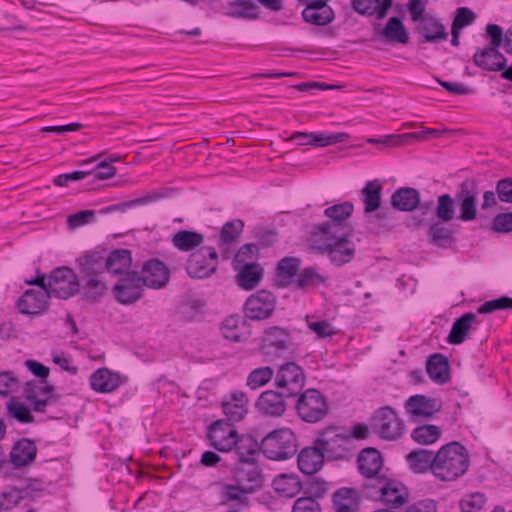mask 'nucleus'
<instances>
[{
	"label": "nucleus",
	"instance_id": "nucleus-59",
	"mask_svg": "<svg viewBox=\"0 0 512 512\" xmlns=\"http://www.w3.org/2000/svg\"><path fill=\"white\" fill-rule=\"evenodd\" d=\"M240 319L237 316L227 317L221 326V332L223 336L230 341L239 342L241 341V336L237 332L239 327Z\"/></svg>",
	"mask_w": 512,
	"mask_h": 512
},
{
	"label": "nucleus",
	"instance_id": "nucleus-23",
	"mask_svg": "<svg viewBox=\"0 0 512 512\" xmlns=\"http://www.w3.org/2000/svg\"><path fill=\"white\" fill-rule=\"evenodd\" d=\"M285 394L286 393L281 390H267L262 392L256 402L258 411L266 416H282L287 409V403L285 400L287 397Z\"/></svg>",
	"mask_w": 512,
	"mask_h": 512
},
{
	"label": "nucleus",
	"instance_id": "nucleus-57",
	"mask_svg": "<svg viewBox=\"0 0 512 512\" xmlns=\"http://www.w3.org/2000/svg\"><path fill=\"white\" fill-rule=\"evenodd\" d=\"M503 309H512V298L502 296L497 299L486 301L478 307L476 314H488Z\"/></svg>",
	"mask_w": 512,
	"mask_h": 512
},
{
	"label": "nucleus",
	"instance_id": "nucleus-20",
	"mask_svg": "<svg viewBox=\"0 0 512 512\" xmlns=\"http://www.w3.org/2000/svg\"><path fill=\"white\" fill-rule=\"evenodd\" d=\"M145 287L161 289L169 282L170 274L167 266L158 259H150L142 266L140 275Z\"/></svg>",
	"mask_w": 512,
	"mask_h": 512
},
{
	"label": "nucleus",
	"instance_id": "nucleus-52",
	"mask_svg": "<svg viewBox=\"0 0 512 512\" xmlns=\"http://www.w3.org/2000/svg\"><path fill=\"white\" fill-rule=\"evenodd\" d=\"M275 374L274 370L268 366L256 368L249 373L247 386L253 390L258 389L274 379Z\"/></svg>",
	"mask_w": 512,
	"mask_h": 512
},
{
	"label": "nucleus",
	"instance_id": "nucleus-29",
	"mask_svg": "<svg viewBox=\"0 0 512 512\" xmlns=\"http://www.w3.org/2000/svg\"><path fill=\"white\" fill-rule=\"evenodd\" d=\"M243 228L244 222L240 219L231 220L223 225L219 237V248L223 259H229L232 256V246Z\"/></svg>",
	"mask_w": 512,
	"mask_h": 512
},
{
	"label": "nucleus",
	"instance_id": "nucleus-5",
	"mask_svg": "<svg viewBox=\"0 0 512 512\" xmlns=\"http://www.w3.org/2000/svg\"><path fill=\"white\" fill-rule=\"evenodd\" d=\"M45 288L50 297L68 299L80 291V280L71 268L61 266L45 275Z\"/></svg>",
	"mask_w": 512,
	"mask_h": 512
},
{
	"label": "nucleus",
	"instance_id": "nucleus-45",
	"mask_svg": "<svg viewBox=\"0 0 512 512\" xmlns=\"http://www.w3.org/2000/svg\"><path fill=\"white\" fill-rule=\"evenodd\" d=\"M381 37L387 42L407 44L409 42V33L403 22L397 17H391L381 32Z\"/></svg>",
	"mask_w": 512,
	"mask_h": 512
},
{
	"label": "nucleus",
	"instance_id": "nucleus-38",
	"mask_svg": "<svg viewBox=\"0 0 512 512\" xmlns=\"http://www.w3.org/2000/svg\"><path fill=\"white\" fill-rule=\"evenodd\" d=\"M334 510L342 512H357L360 508V497L353 488H340L332 496Z\"/></svg>",
	"mask_w": 512,
	"mask_h": 512
},
{
	"label": "nucleus",
	"instance_id": "nucleus-31",
	"mask_svg": "<svg viewBox=\"0 0 512 512\" xmlns=\"http://www.w3.org/2000/svg\"><path fill=\"white\" fill-rule=\"evenodd\" d=\"M392 4L393 0H351L352 9L355 12L362 16H374L377 20L387 16Z\"/></svg>",
	"mask_w": 512,
	"mask_h": 512
},
{
	"label": "nucleus",
	"instance_id": "nucleus-27",
	"mask_svg": "<svg viewBox=\"0 0 512 512\" xmlns=\"http://www.w3.org/2000/svg\"><path fill=\"white\" fill-rule=\"evenodd\" d=\"M224 15L232 18L254 20L259 17L260 9L253 0H228L221 4Z\"/></svg>",
	"mask_w": 512,
	"mask_h": 512
},
{
	"label": "nucleus",
	"instance_id": "nucleus-54",
	"mask_svg": "<svg viewBox=\"0 0 512 512\" xmlns=\"http://www.w3.org/2000/svg\"><path fill=\"white\" fill-rule=\"evenodd\" d=\"M455 197L452 198L449 194H442L437 199L436 216L448 222L455 217Z\"/></svg>",
	"mask_w": 512,
	"mask_h": 512
},
{
	"label": "nucleus",
	"instance_id": "nucleus-39",
	"mask_svg": "<svg viewBox=\"0 0 512 512\" xmlns=\"http://www.w3.org/2000/svg\"><path fill=\"white\" fill-rule=\"evenodd\" d=\"M426 371L429 377L436 383L444 384L450 379L448 360L440 353L433 354L428 358Z\"/></svg>",
	"mask_w": 512,
	"mask_h": 512
},
{
	"label": "nucleus",
	"instance_id": "nucleus-42",
	"mask_svg": "<svg viewBox=\"0 0 512 512\" xmlns=\"http://www.w3.org/2000/svg\"><path fill=\"white\" fill-rule=\"evenodd\" d=\"M236 270L239 271L237 284L245 290L255 288L263 276V269L253 262L244 263L241 265L240 269Z\"/></svg>",
	"mask_w": 512,
	"mask_h": 512
},
{
	"label": "nucleus",
	"instance_id": "nucleus-18",
	"mask_svg": "<svg viewBox=\"0 0 512 512\" xmlns=\"http://www.w3.org/2000/svg\"><path fill=\"white\" fill-rule=\"evenodd\" d=\"M474 64L487 71H502V78L512 81V65L504 70L506 58L495 47H486L473 56Z\"/></svg>",
	"mask_w": 512,
	"mask_h": 512
},
{
	"label": "nucleus",
	"instance_id": "nucleus-51",
	"mask_svg": "<svg viewBox=\"0 0 512 512\" xmlns=\"http://www.w3.org/2000/svg\"><path fill=\"white\" fill-rule=\"evenodd\" d=\"M7 412L9 416L17 420L19 423L28 424L34 422V416L31 409L24 403L12 398L7 403Z\"/></svg>",
	"mask_w": 512,
	"mask_h": 512
},
{
	"label": "nucleus",
	"instance_id": "nucleus-30",
	"mask_svg": "<svg viewBox=\"0 0 512 512\" xmlns=\"http://www.w3.org/2000/svg\"><path fill=\"white\" fill-rule=\"evenodd\" d=\"M234 478L246 492H252L262 485L261 473L255 462L240 463L234 472Z\"/></svg>",
	"mask_w": 512,
	"mask_h": 512
},
{
	"label": "nucleus",
	"instance_id": "nucleus-21",
	"mask_svg": "<svg viewBox=\"0 0 512 512\" xmlns=\"http://www.w3.org/2000/svg\"><path fill=\"white\" fill-rule=\"evenodd\" d=\"M416 23H418L416 31L419 34L420 43H440L447 40L448 33L439 18L426 15Z\"/></svg>",
	"mask_w": 512,
	"mask_h": 512
},
{
	"label": "nucleus",
	"instance_id": "nucleus-40",
	"mask_svg": "<svg viewBox=\"0 0 512 512\" xmlns=\"http://www.w3.org/2000/svg\"><path fill=\"white\" fill-rule=\"evenodd\" d=\"M406 460L416 473L430 470L434 474L435 453L426 449L413 450L407 454Z\"/></svg>",
	"mask_w": 512,
	"mask_h": 512
},
{
	"label": "nucleus",
	"instance_id": "nucleus-50",
	"mask_svg": "<svg viewBox=\"0 0 512 512\" xmlns=\"http://www.w3.org/2000/svg\"><path fill=\"white\" fill-rule=\"evenodd\" d=\"M428 236L432 244L442 248H446L454 242L453 231L440 222L430 226Z\"/></svg>",
	"mask_w": 512,
	"mask_h": 512
},
{
	"label": "nucleus",
	"instance_id": "nucleus-22",
	"mask_svg": "<svg viewBox=\"0 0 512 512\" xmlns=\"http://www.w3.org/2000/svg\"><path fill=\"white\" fill-rule=\"evenodd\" d=\"M81 277L106 275L105 249L85 251L76 258Z\"/></svg>",
	"mask_w": 512,
	"mask_h": 512
},
{
	"label": "nucleus",
	"instance_id": "nucleus-55",
	"mask_svg": "<svg viewBox=\"0 0 512 512\" xmlns=\"http://www.w3.org/2000/svg\"><path fill=\"white\" fill-rule=\"evenodd\" d=\"M486 501L487 498L484 493L475 492L462 498L459 506L462 512H476L485 505Z\"/></svg>",
	"mask_w": 512,
	"mask_h": 512
},
{
	"label": "nucleus",
	"instance_id": "nucleus-7",
	"mask_svg": "<svg viewBox=\"0 0 512 512\" xmlns=\"http://www.w3.org/2000/svg\"><path fill=\"white\" fill-rule=\"evenodd\" d=\"M306 383L304 369L294 361L281 364L274 377V385L285 392L286 397L298 396Z\"/></svg>",
	"mask_w": 512,
	"mask_h": 512
},
{
	"label": "nucleus",
	"instance_id": "nucleus-12",
	"mask_svg": "<svg viewBox=\"0 0 512 512\" xmlns=\"http://www.w3.org/2000/svg\"><path fill=\"white\" fill-rule=\"evenodd\" d=\"M478 185L474 179L464 180L455 193L456 205L459 208L458 219L471 222L477 218Z\"/></svg>",
	"mask_w": 512,
	"mask_h": 512
},
{
	"label": "nucleus",
	"instance_id": "nucleus-13",
	"mask_svg": "<svg viewBox=\"0 0 512 512\" xmlns=\"http://www.w3.org/2000/svg\"><path fill=\"white\" fill-rule=\"evenodd\" d=\"M238 434L232 423L223 419L216 420L207 427V440L210 446L219 452L233 451Z\"/></svg>",
	"mask_w": 512,
	"mask_h": 512
},
{
	"label": "nucleus",
	"instance_id": "nucleus-63",
	"mask_svg": "<svg viewBox=\"0 0 512 512\" xmlns=\"http://www.w3.org/2000/svg\"><path fill=\"white\" fill-rule=\"evenodd\" d=\"M293 512H321L319 503L313 497H300L293 505Z\"/></svg>",
	"mask_w": 512,
	"mask_h": 512
},
{
	"label": "nucleus",
	"instance_id": "nucleus-1",
	"mask_svg": "<svg viewBox=\"0 0 512 512\" xmlns=\"http://www.w3.org/2000/svg\"><path fill=\"white\" fill-rule=\"evenodd\" d=\"M353 228H342L336 233L311 232L310 244L315 250L326 253L336 266L349 263L355 256V245L349 240Z\"/></svg>",
	"mask_w": 512,
	"mask_h": 512
},
{
	"label": "nucleus",
	"instance_id": "nucleus-62",
	"mask_svg": "<svg viewBox=\"0 0 512 512\" xmlns=\"http://www.w3.org/2000/svg\"><path fill=\"white\" fill-rule=\"evenodd\" d=\"M492 229L503 234L512 232V212L497 214L492 221Z\"/></svg>",
	"mask_w": 512,
	"mask_h": 512
},
{
	"label": "nucleus",
	"instance_id": "nucleus-14",
	"mask_svg": "<svg viewBox=\"0 0 512 512\" xmlns=\"http://www.w3.org/2000/svg\"><path fill=\"white\" fill-rule=\"evenodd\" d=\"M353 210L354 205L349 201L326 208L324 215L328 218V221L316 225L312 232L336 233L342 228H353L348 222Z\"/></svg>",
	"mask_w": 512,
	"mask_h": 512
},
{
	"label": "nucleus",
	"instance_id": "nucleus-32",
	"mask_svg": "<svg viewBox=\"0 0 512 512\" xmlns=\"http://www.w3.org/2000/svg\"><path fill=\"white\" fill-rule=\"evenodd\" d=\"M106 275L81 277L83 284H80L83 299L88 303H96L104 297L108 291Z\"/></svg>",
	"mask_w": 512,
	"mask_h": 512
},
{
	"label": "nucleus",
	"instance_id": "nucleus-19",
	"mask_svg": "<svg viewBox=\"0 0 512 512\" xmlns=\"http://www.w3.org/2000/svg\"><path fill=\"white\" fill-rule=\"evenodd\" d=\"M404 407L410 419L417 421L430 418L439 412L441 403L436 398H429L425 395L418 394L409 397Z\"/></svg>",
	"mask_w": 512,
	"mask_h": 512
},
{
	"label": "nucleus",
	"instance_id": "nucleus-56",
	"mask_svg": "<svg viewBox=\"0 0 512 512\" xmlns=\"http://www.w3.org/2000/svg\"><path fill=\"white\" fill-rule=\"evenodd\" d=\"M325 283V278L319 274L314 268H306L299 275L296 286L300 289L307 287H317L320 284Z\"/></svg>",
	"mask_w": 512,
	"mask_h": 512
},
{
	"label": "nucleus",
	"instance_id": "nucleus-4",
	"mask_svg": "<svg viewBox=\"0 0 512 512\" xmlns=\"http://www.w3.org/2000/svg\"><path fill=\"white\" fill-rule=\"evenodd\" d=\"M314 444L320 446L327 459H347L350 455L352 438L340 428L327 427L318 433Z\"/></svg>",
	"mask_w": 512,
	"mask_h": 512
},
{
	"label": "nucleus",
	"instance_id": "nucleus-48",
	"mask_svg": "<svg viewBox=\"0 0 512 512\" xmlns=\"http://www.w3.org/2000/svg\"><path fill=\"white\" fill-rule=\"evenodd\" d=\"M302 17L306 23L316 26H326L335 19V13L330 6H326L317 9H303Z\"/></svg>",
	"mask_w": 512,
	"mask_h": 512
},
{
	"label": "nucleus",
	"instance_id": "nucleus-43",
	"mask_svg": "<svg viewBox=\"0 0 512 512\" xmlns=\"http://www.w3.org/2000/svg\"><path fill=\"white\" fill-rule=\"evenodd\" d=\"M301 261L296 257L281 259L276 268V281L281 287L290 285L298 274Z\"/></svg>",
	"mask_w": 512,
	"mask_h": 512
},
{
	"label": "nucleus",
	"instance_id": "nucleus-24",
	"mask_svg": "<svg viewBox=\"0 0 512 512\" xmlns=\"http://www.w3.org/2000/svg\"><path fill=\"white\" fill-rule=\"evenodd\" d=\"M221 407L229 422H239L248 413V398L242 391H233L222 400Z\"/></svg>",
	"mask_w": 512,
	"mask_h": 512
},
{
	"label": "nucleus",
	"instance_id": "nucleus-10",
	"mask_svg": "<svg viewBox=\"0 0 512 512\" xmlns=\"http://www.w3.org/2000/svg\"><path fill=\"white\" fill-rule=\"evenodd\" d=\"M376 483V485L368 484L367 486L377 489L378 499L387 506L386 509L396 511L409 501L408 488L400 481L384 476L377 478Z\"/></svg>",
	"mask_w": 512,
	"mask_h": 512
},
{
	"label": "nucleus",
	"instance_id": "nucleus-41",
	"mask_svg": "<svg viewBox=\"0 0 512 512\" xmlns=\"http://www.w3.org/2000/svg\"><path fill=\"white\" fill-rule=\"evenodd\" d=\"M382 183L379 180L368 181L361 190L364 212L369 214L381 206Z\"/></svg>",
	"mask_w": 512,
	"mask_h": 512
},
{
	"label": "nucleus",
	"instance_id": "nucleus-8",
	"mask_svg": "<svg viewBox=\"0 0 512 512\" xmlns=\"http://www.w3.org/2000/svg\"><path fill=\"white\" fill-rule=\"evenodd\" d=\"M29 285H36L40 289H29L19 298L16 308L21 314L38 315L48 307L50 294L45 288V274L38 275L35 279L26 280Z\"/></svg>",
	"mask_w": 512,
	"mask_h": 512
},
{
	"label": "nucleus",
	"instance_id": "nucleus-26",
	"mask_svg": "<svg viewBox=\"0 0 512 512\" xmlns=\"http://www.w3.org/2000/svg\"><path fill=\"white\" fill-rule=\"evenodd\" d=\"M358 468L366 478L376 482L381 477L379 472L383 466V459L380 452L372 447L364 448L358 455Z\"/></svg>",
	"mask_w": 512,
	"mask_h": 512
},
{
	"label": "nucleus",
	"instance_id": "nucleus-47",
	"mask_svg": "<svg viewBox=\"0 0 512 512\" xmlns=\"http://www.w3.org/2000/svg\"><path fill=\"white\" fill-rule=\"evenodd\" d=\"M172 244L183 252L192 251L204 242V235L195 231L180 230L172 237Z\"/></svg>",
	"mask_w": 512,
	"mask_h": 512
},
{
	"label": "nucleus",
	"instance_id": "nucleus-46",
	"mask_svg": "<svg viewBox=\"0 0 512 512\" xmlns=\"http://www.w3.org/2000/svg\"><path fill=\"white\" fill-rule=\"evenodd\" d=\"M274 490L284 497H294L301 490V481L294 474H280L273 479Z\"/></svg>",
	"mask_w": 512,
	"mask_h": 512
},
{
	"label": "nucleus",
	"instance_id": "nucleus-16",
	"mask_svg": "<svg viewBox=\"0 0 512 512\" xmlns=\"http://www.w3.org/2000/svg\"><path fill=\"white\" fill-rule=\"evenodd\" d=\"M276 297L267 290H259L250 295L244 305L245 316L251 320H265L275 310Z\"/></svg>",
	"mask_w": 512,
	"mask_h": 512
},
{
	"label": "nucleus",
	"instance_id": "nucleus-60",
	"mask_svg": "<svg viewBox=\"0 0 512 512\" xmlns=\"http://www.w3.org/2000/svg\"><path fill=\"white\" fill-rule=\"evenodd\" d=\"M259 252V248L254 243L244 244L236 253L233 259L234 269H240L241 265L247 263V259H252Z\"/></svg>",
	"mask_w": 512,
	"mask_h": 512
},
{
	"label": "nucleus",
	"instance_id": "nucleus-25",
	"mask_svg": "<svg viewBox=\"0 0 512 512\" xmlns=\"http://www.w3.org/2000/svg\"><path fill=\"white\" fill-rule=\"evenodd\" d=\"M348 138L346 133H307L295 132L290 139L297 145H313L316 147H326L337 143L344 142Z\"/></svg>",
	"mask_w": 512,
	"mask_h": 512
},
{
	"label": "nucleus",
	"instance_id": "nucleus-53",
	"mask_svg": "<svg viewBox=\"0 0 512 512\" xmlns=\"http://www.w3.org/2000/svg\"><path fill=\"white\" fill-rule=\"evenodd\" d=\"M54 392V386L46 383L45 381H30L27 382L23 388L24 398L33 407L35 401L38 399L39 394Z\"/></svg>",
	"mask_w": 512,
	"mask_h": 512
},
{
	"label": "nucleus",
	"instance_id": "nucleus-9",
	"mask_svg": "<svg viewBox=\"0 0 512 512\" xmlns=\"http://www.w3.org/2000/svg\"><path fill=\"white\" fill-rule=\"evenodd\" d=\"M371 427L379 437L386 440H396L405 433L404 421L390 406H384L375 411Z\"/></svg>",
	"mask_w": 512,
	"mask_h": 512
},
{
	"label": "nucleus",
	"instance_id": "nucleus-11",
	"mask_svg": "<svg viewBox=\"0 0 512 512\" xmlns=\"http://www.w3.org/2000/svg\"><path fill=\"white\" fill-rule=\"evenodd\" d=\"M218 254L213 247L203 246L193 251L187 261L186 270L190 277L204 279L217 269Z\"/></svg>",
	"mask_w": 512,
	"mask_h": 512
},
{
	"label": "nucleus",
	"instance_id": "nucleus-17",
	"mask_svg": "<svg viewBox=\"0 0 512 512\" xmlns=\"http://www.w3.org/2000/svg\"><path fill=\"white\" fill-rule=\"evenodd\" d=\"M291 347V335L288 330L273 326L264 331L261 351L264 356L272 357L280 352L287 351ZM269 360H272L270 358Z\"/></svg>",
	"mask_w": 512,
	"mask_h": 512
},
{
	"label": "nucleus",
	"instance_id": "nucleus-58",
	"mask_svg": "<svg viewBox=\"0 0 512 512\" xmlns=\"http://www.w3.org/2000/svg\"><path fill=\"white\" fill-rule=\"evenodd\" d=\"M96 220L94 210H82L67 217V224L70 228L76 229Z\"/></svg>",
	"mask_w": 512,
	"mask_h": 512
},
{
	"label": "nucleus",
	"instance_id": "nucleus-49",
	"mask_svg": "<svg viewBox=\"0 0 512 512\" xmlns=\"http://www.w3.org/2000/svg\"><path fill=\"white\" fill-rule=\"evenodd\" d=\"M441 436V429L436 425H420L411 432V438L419 445L435 443Z\"/></svg>",
	"mask_w": 512,
	"mask_h": 512
},
{
	"label": "nucleus",
	"instance_id": "nucleus-34",
	"mask_svg": "<svg viewBox=\"0 0 512 512\" xmlns=\"http://www.w3.org/2000/svg\"><path fill=\"white\" fill-rule=\"evenodd\" d=\"M121 385V378L107 368H100L90 376V386L100 393H110Z\"/></svg>",
	"mask_w": 512,
	"mask_h": 512
},
{
	"label": "nucleus",
	"instance_id": "nucleus-37",
	"mask_svg": "<svg viewBox=\"0 0 512 512\" xmlns=\"http://www.w3.org/2000/svg\"><path fill=\"white\" fill-rule=\"evenodd\" d=\"M391 205L399 211H413L420 205V193L411 187H401L392 194Z\"/></svg>",
	"mask_w": 512,
	"mask_h": 512
},
{
	"label": "nucleus",
	"instance_id": "nucleus-35",
	"mask_svg": "<svg viewBox=\"0 0 512 512\" xmlns=\"http://www.w3.org/2000/svg\"><path fill=\"white\" fill-rule=\"evenodd\" d=\"M132 264L131 251L128 249H115L107 254L105 251V269L113 275L126 274Z\"/></svg>",
	"mask_w": 512,
	"mask_h": 512
},
{
	"label": "nucleus",
	"instance_id": "nucleus-15",
	"mask_svg": "<svg viewBox=\"0 0 512 512\" xmlns=\"http://www.w3.org/2000/svg\"><path fill=\"white\" fill-rule=\"evenodd\" d=\"M145 285L140 274L135 271L127 272L114 286L113 292L116 300L124 305L137 302L143 295Z\"/></svg>",
	"mask_w": 512,
	"mask_h": 512
},
{
	"label": "nucleus",
	"instance_id": "nucleus-28",
	"mask_svg": "<svg viewBox=\"0 0 512 512\" xmlns=\"http://www.w3.org/2000/svg\"><path fill=\"white\" fill-rule=\"evenodd\" d=\"M325 458V452L319 445L305 447L298 455V467L304 474L312 475L321 469Z\"/></svg>",
	"mask_w": 512,
	"mask_h": 512
},
{
	"label": "nucleus",
	"instance_id": "nucleus-61",
	"mask_svg": "<svg viewBox=\"0 0 512 512\" xmlns=\"http://www.w3.org/2000/svg\"><path fill=\"white\" fill-rule=\"evenodd\" d=\"M475 19L476 14L471 9L467 7H460L456 10V15L451 27L462 30L463 28L471 25Z\"/></svg>",
	"mask_w": 512,
	"mask_h": 512
},
{
	"label": "nucleus",
	"instance_id": "nucleus-3",
	"mask_svg": "<svg viewBox=\"0 0 512 512\" xmlns=\"http://www.w3.org/2000/svg\"><path fill=\"white\" fill-rule=\"evenodd\" d=\"M261 449L268 459H289L297 451L296 436L289 428L274 430L263 438Z\"/></svg>",
	"mask_w": 512,
	"mask_h": 512
},
{
	"label": "nucleus",
	"instance_id": "nucleus-36",
	"mask_svg": "<svg viewBox=\"0 0 512 512\" xmlns=\"http://www.w3.org/2000/svg\"><path fill=\"white\" fill-rule=\"evenodd\" d=\"M37 448L35 443L28 439L18 440L10 452V462L15 467H22L30 464L36 457Z\"/></svg>",
	"mask_w": 512,
	"mask_h": 512
},
{
	"label": "nucleus",
	"instance_id": "nucleus-64",
	"mask_svg": "<svg viewBox=\"0 0 512 512\" xmlns=\"http://www.w3.org/2000/svg\"><path fill=\"white\" fill-rule=\"evenodd\" d=\"M496 193L501 202L512 203V178L500 179L496 183Z\"/></svg>",
	"mask_w": 512,
	"mask_h": 512
},
{
	"label": "nucleus",
	"instance_id": "nucleus-6",
	"mask_svg": "<svg viewBox=\"0 0 512 512\" xmlns=\"http://www.w3.org/2000/svg\"><path fill=\"white\" fill-rule=\"evenodd\" d=\"M295 409L299 418L307 423L321 421L329 411L326 397L317 389H307L297 396Z\"/></svg>",
	"mask_w": 512,
	"mask_h": 512
},
{
	"label": "nucleus",
	"instance_id": "nucleus-44",
	"mask_svg": "<svg viewBox=\"0 0 512 512\" xmlns=\"http://www.w3.org/2000/svg\"><path fill=\"white\" fill-rule=\"evenodd\" d=\"M233 450L237 454L240 463L255 462L259 445L252 436L238 434L237 444L233 447Z\"/></svg>",
	"mask_w": 512,
	"mask_h": 512
},
{
	"label": "nucleus",
	"instance_id": "nucleus-33",
	"mask_svg": "<svg viewBox=\"0 0 512 512\" xmlns=\"http://www.w3.org/2000/svg\"><path fill=\"white\" fill-rule=\"evenodd\" d=\"M478 324L477 314L472 312L463 314L453 323L447 341L454 345L462 344L468 338L470 330Z\"/></svg>",
	"mask_w": 512,
	"mask_h": 512
},
{
	"label": "nucleus",
	"instance_id": "nucleus-2",
	"mask_svg": "<svg viewBox=\"0 0 512 512\" xmlns=\"http://www.w3.org/2000/svg\"><path fill=\"white\" fill-rule=\"evenodd\" d=\"M469 465L468 450L461 443L453 441L435 453L434 476L441 481H454L467 472Z\"/></svg>",
	"mask_w": 512,
	"mask_h": 512
}]
</instances>
